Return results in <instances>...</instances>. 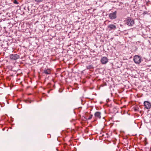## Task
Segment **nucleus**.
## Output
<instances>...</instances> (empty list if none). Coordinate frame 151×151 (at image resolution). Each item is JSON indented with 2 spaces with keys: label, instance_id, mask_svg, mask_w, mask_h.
<instances>
[{
  "label": "nucleus",
  "instance_id": "f257e3e1",
  "mask_svg": "<svg viewBox=\"0 0 151 151\" xmlns=\"http://www.w3.org/2000/svg\"><path fill=\"white\" fill-rule=\"evenodd\" d=\"M126 21L127 24L129 26H132L134 24V20L130 17L127 18Z\"/></svg>",
  "mask_w": 151,
  "mask_h": 151
},
{
  "label": "nucleus",
  "instance_id": "f03ea898",
  "mask_svg": "<svg viewBox=\"0 0 151 151\" xmlns=\"http://www.w3.org/2000/svg\"><path fill=\"white\" fill-rule=\"evenodd\" d=\"M133 60L136 64H139L141 62V58L139 55H135L134 57Z\"/></svg>",
  "mask_w": 151,
  "mask_h": 151
},
{
  "label": "nucleus",
  "instance_id": "7ed1b4c3",
  "mask_svg": "<svg viewBox=\"0 0 151 151\" xmlns=\"http://www.w3.org/2000/svg\"><path fill=\"white\" fill-rule=\"evenodd\" d=\"M117 12L116 11L114 12L110 13L109 15V18L111 19H114L116 18V14Z\"/></svg>",
  "mask_w": 151,
  "mask_h": 151
},
{
  "label": "nucleus",
  "instance_id": "20e7f679",
  "mask_svg": "<svg viewBox=\"0 0 151 151\" xmlns=\"http://www.w3.org/2000/svg\"><path fill=\"white\" fill-rule=\"evenodd\" d=\"M144 104L145 108L147 109H150L151 107L150 103L147 101H144Z\"/></svg>",
  "mask_w": 151,
  "mask_h": 151
},
{
  "label": "nucleus",
  "instance_id": "39448f33",
  "mask_svg": "<svg viewBox=\"0 0 151 151\" xmlns=\"http://www.w3.org/2000/svg\"><path fill=\"white\" fill-rule=\"evenodd\" d=\"M19 56L17 54H11L10 56V58L11 59L13 60H16L19 59Z\"/></svg>",
  "mask_w": 151,
  "mask_h": 151
},
{
  "label": "nucleus",
  "instance_id": "423d86ee",
  "mask_svg": "<svg viewBox=\"0 0 151 151\" xmlns=\"http://www.w3.org/2000/svg\"><path fill=\"white\" fill-rule=\"evenodd\" d=\"M101 62L102 64H105L108 62V59L106 57H103L101 60Z\"/></svg>",
  "mask_w": 151,
  "mask_h": 151
},
{
  "label": "nucleus",
  "instance_id": "0eeeda50",
  "mask_svg": "<svg viewBox=\"0 0 151 151\" xmlns=\"http://www.w3.org/2000/svg\"><path fill=\"white\" fill-rule=\"evenodd\" d=\"M108 28L109 29V30L110 31L112 30H115L116 29V27L115 25L113 24H111L108 26Z\"/></svg>",
  "mask_w": 151,
  "mask_h": 151
},
{
  "label": "nucleus",
  "instance_id": "6e6552de",
  "mask_svg": "<svg viewBox=\"0 0 151 151\" xmlns=\"http://www.w3.org/2000/svg\"><path fill=\"white\" fill-rule=\"evenodd\" d=\"M101 113L99 111H97L94 114V116L96 118L100 119L101 118Z\"/></svg>",
  "mask_w": 151,
  "mask_h": 151
},
{
  "label": "nucleus",
  "instance_id": "1a4fd4ad",
  "mask_svg": "<svg viewBox=\"0 0 151 151\" xmlns=\"http://www.w3.org/2000/svg\"><path fill=\"white\" fill-rule=\"evenodd\" d=\"M43 73L46 74H50L51 73V70L49 69H45L44 70Z\"/></svg>",
  "mask_w": 151,
  "mask_h": 151
},
{
  "label": "nucleus",
  "instance_id": "9d476101",
  "mask_svg": "<svg viewBox=\"0 0 151 151\" xmlns=\"http://www.w3.org/2000/svg\"><path fill=\"white\" fill-rule=\"evenodd\" d=\"M87 69H91L93 68V67L92 65H88L87 67Z\"/></svg>",
  "mask_w": 151,
  "mask_h": 151
},
{
  "label": "nucleus",
  "instance_id": "9b49d317",
  "mask_svg": "<svg viewBox=\"0 0 151 151\" xmlns=\"http://www.w3.org/2000/svg\"><path fill=\"white\" fill-rule=\"evenodd\" d=\"M43 0H35V1L37 3H39L42 2Z\"/></svg>",
  "mask_w": 151,
  "mask_h": 151
},
{
  "label": "nucleus",
  "instance_id": "f8f14e48",
  "mask_svg": "<svg viewBox=\"0 0 151 151\" xmlns=\"http://www.w3.org/2000/svg\"><path fill=\"white\" fill-rule=\"evenodd\" d=\"M92 116H93V115L92 114L91 115H90V116H89V117L88 118V120L91 119Z\"/></svg>",
  "mask_w": 151,
  "mask_h": 151
},
{
  "label": "nucleus",
  "instance_id": "ddd939ff",
  "mask_svg": "<svg viewBox=\"0 0 151 151\" xmlns=\"http://www.w3.org/2000/svg\"><path fill=\"white\" fill-rule=\"evenodd\" d=\"M14 3L16 4H19V3L16 0L14 1Z\"/></svg>",
  "mask_w": 151,
  "mask_h": 151
},
{
  "label": "nucleus",
  "instance_id": "4468645a",
  "mask_svg": "<svg viewBox=\"0 0 151 151\" xmlns=\"http://www.w3.org/2000/svg\"><path fill=\"white\" fill-rule=\"evenodd\" d=\"M50 92V91H48V93H49Z\"/></svg>",
  "mask_w": 151,
  "mask_h": 151
}]
</instances>
